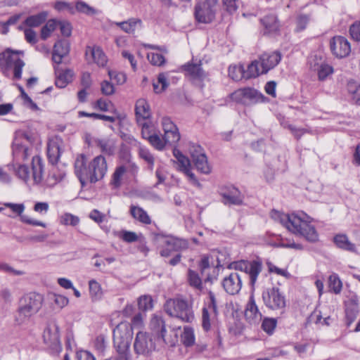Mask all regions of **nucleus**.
I'll use <instances>...</instances> for the list:
<instances>
[{"label": "nucleus", "instance_id": "f257e3e1", "mask_svg": "<svg viewBox=\"0 0 360 360\" xmlns=\"http://www.w3.org/2000/svg\"><path fill=\"white\" fill-rule=\"evenodd\" d=\"M271 217L295 235L303 236L309 242L318 240L319 235L315 227L311 224L312 219L303 212L285 214L272 210Z\"/></svg>", "mask_w": 360, "mask_h": 360}, {"label": "nucleus", "instance_id": "f03ea898", "mask_svg": "<svg viewBox=\"0 0 360 360\" xmlns=\"http://www.w3.org/2000/svg\"><path fill=\"white\" fill-rule=\"evenodd\" d=\"M108 172L105 158L98 155L88 161L84 154L79 155L75 162V174L84 186L87 182L95 184L104 178Z\"/></svg>", "mask_w": 360, "mask_h": 360}, {"label": "nucleus", "instance_id": "7ed1b4c3", "mask_svg": "<svg viewBox=\"0 0 360 360\" xmlns=\"http://www.w3.org/2000/svg\"><path fill=\"white\" fill-rule=\"evenodd\" d=\"M44 302L42 295L37 292H30L20 300L16 319L23 323L36 314L41 308Z\"/></svg>", "mask_w": 360, "mask_h": 360}, {"label": "nucleus", "instance_id": "20e7f679", "mask_svg": "<svg viewBox=\"0 0 360 360\" xmlns=\"http://www.w3.org/2000/svg\"><path fill=\"white\" fill-rule=\"evenodd\" d=\"M13 167L16 176L26 184L32 181L38 184L42 181L44 167L39 156L35 155L32 158V172L27 166L20 162H16Z\"/></svg>", "mask_w": 360, "mask_h": 360}, {"label": "nucleus", "instance_id": "39448f33", "mask_svg": "<svg viewBox=\"0 0 360 360\" xmlns=\"http://www.w3.org/2000/svg\"><path fill=\"white\" fill-rule=\"evenodd\" d=\"M165 311L170 316L175 317L182 322L191 323L194 319L191 304L181 298L168 300L164 306Z\"/></svg>", "mask_w": 360, "mask_h": 360}, {"label": "nucleus", "instance_id": "423d86ee", "mask_svg": "<svg viewBox=\"0 0 360 360\" xmlns=\"http://www.w3.org/2000/svg\"><path fill=\"white\" fill-rule=\"evenodd\" d=\"M37 136L31 131L20 130L16 132L13 143V155L16 162L25 161L31 155V149L26 143L32 144Z\"/></svg>", "mask_w": 360, "mask_h": 360}, {"label": "nucleus", "instance_id": "0eeeda50", "mask_svg": "<svg viewBox=\"0 0 360 360\" xmlns=\"http://www.w3.org/2000/svg\"><path fill=\"white\" fill-rule=\"evenodd\" d=\"M24 56L22 51H13L7 49L0 53V67H8L13 70V79L19 80L22 77V70L25 63L22 59Z\"/></svg>", "mask_w": 360, "mask_h": 360}, {"label": "nucleus", "instance_id": "6e6552de", "mask_svg": "<svg viewBox=\"0 0 360 360\" xmlns=\"http://www.w3.org/2000/svg\"><path fill=\"white\" fill-rule=\"evenodd\" d=\"M262 298L266 307L271 310L283 312L286 307L287 300L285 295L277 287L274 286L264 289L262 291Z\"/></svg>", "mask_w": 360, "mask_h": 360}, {"label": "nucleus", "instance_id": "1a4fd4ad", "mask_svg": "<svg viewBox=\"0 0 360 360\" xmlns=\"http://www.w3.org/2000/svg\"><path fill=\"white\" fill-rule=\"evenodd\" d=\"M219 10L218 0H200L195 6V18L200 23H210Z\"/></svg>", "mask_w": 360, "mask_h": 360}, {"label": "nucleus", "instance_id": "9d476101", "mask_svg": "<svg viewBox=\"0 0 360 360\" xmlns=\"http://www.w3.org/2000/svg\"><path fill=\"white\" fill-rule=\"evenodd\" d=\"M229 269H234L235 271L238 272L243 277L250 278V282L252 285L255 283L258 275L262 271V262L258 260L252 262H248L245 260H240L231 263L229 265Z\"/></svg>", "mask_w": 360, "mask_h": 360}, {"label": "nucleus", "instance_id": "9b49d317", "mask_svg": "<svg viewBox=\"0 0 360 360\" xmlns=\"http://www.w3.org/2000/svg\"><path fill=\"white\" fill-rule=\"evenodd\" d=\"M232 101L245 105H250L264 101V96L257 90L247 87L236 90L231 94Z\"/></svg>", "mask_w": 360, "mask_h": 360}, {"label": "nucleus", "instance_id": "f8f14e48", "mask_svg": "<svg viewBox=\"0 0 360 360\" xmlns=\"http://www.w3.org/2000/svg\"><path fill=\"white\" fill-rule=\"evenodd\" d=\"M201 65V62L198 63H188L181 67V70L184 72L186 77L193 84L199 86H202V83L208 76L207 73L202 70Z\"/></svg>", "mask_w": 360, "mask_h": 360}, {"label": "nucleus", "instance_id": "ddd939ff", "mask_svg": "<svg viewBox=\"0 0 360 360\" xmlns=\"http://www.w3.org/2000/svg\"><path fill=\"white\" fill-rule=\"evenodd\" d=\"M209 303L202 310V326L205 331L210 330L217 316V302L213 292H209Z\"/></svg>", "mask_w": 360, "mask_h": 360}, {"label": "nucleus", "instance_id": "4468645a", "mask_svg": "<svg viewBox=\"0 0 360 360\" xmlns=\"http://www.w3.org/2000/svg\"><path fill=\"white\" fill-rule=\"evenodd\" d=\"M132 335V328L129 323H120L113 329L114 345H122V344H124V345L130 346Z\"/></svg>", "mask_w": 360, "mask_h": 360}, {"label": "nucleus", "instance_id": "2eb2a0df", "mask_svg": "<svg viewBox=\"0 0 360 360\" xmlns=\"http://www.w3.org/2000/svg\"><path fill=\"white\" fill-rule=\"evenodd\" d=\"M134 349L136 354L143 356L148 355L155 349V345L149 334L142 331L137 333L134 343Z\"/></svg>", "mask_w": 360, "mask_h": 360}, {"label": "nucleus", "instance_id": "dca6fc26", "mask_svg": "<svg viewBox=\"0 0 360 360\" xmlns=\"http://www.w3.org/2000/svg\"><path fill=\"white\" fill-rule=\"evenodd\" d=\"M161 124L164 131V137L167 143L174 145L179 142L181 138L179 129L170 117L165 116L162 118Z\"/></svg>", "mask_w": 360, "mask_h": 360}, {"label": "nucleus", "instance_id": "f3484780", "mask_svg": "<svg viewBox=\"0 0 360 360\" xmlns=\"http://www.w3.org/2000/svg\"><path fill=\"white\" fill-rule=\"evenodd\" d=\"M309 63L310 68L317 72L319 80L326 79L333 72L332 66L326 63L321 56L318 57L316 55L311 56Z\"/></svg>", "mask_w": 360, "mask_h": 360}, {"label": "nucleus", "instance_id": "a211bd4d", "mask_svg": "<svg viewBox=\"0 0 360 360\" xmlns=\"http://www.w3.org/2000/svg\"><path fill=\"white\" fill-rule=\"evenodd\" d=\"M330 50L338 58H345L351 52V46L348 40L344 37L336 36L330 41Z\"/></svg>", "mask_w": 360, "mask_h": 360}, {"label": "nucleus", "instance_id": "6ab92c4d", "mask_svg": "<svg viewBox=\"0 0 360 360\" xmlns=\"http://www.w3.org/2000/svg\"><path fill=\"white\" fill-rule=\"evenodd\" d=\"M244 315L246 321L250 324H257L262 319V314L256 304L253 294H251L249 297L245 305Z\"/></svg>", "mask_w": 360, "mask_h": 360}, {"label": "nucleus", "instance_id": "aec40b11", "mask_svg": "<svg viewBox=\"0 0 360 360\" xmlns=\"http://www.w3.org/2000/svg\"><path fill=\"white\" fill-rule=\"evenodd\" d=\"M242 275L238 272H231L223 280V287L230 295L238 293L242 288Z\"/></svg>", "mask_w": 360, "mask_h": 360}, {"label": "nucleus", "instance_id": "412c9836", "mask_svg": "<svg viewBox=\"0 0 360 360\" xmlns=\"http://www.w3.org/2000/svg\"><path fill=\"white\" fill-rule=\"evenodd\" d=\"M281 58V54L278 51L262 53L258 59L262 72L266 74L274 68L280 63Z\"/></svg>", "mask_w": 360, "mask_h": 360}, {"label": "nucleus", "instance_id": "4be33fe9", "mask_svg": "<svg viewBox=\"0 0 360 360\" xmlns=\"http://www.w3.org/2000/svg\"><path fill=\"white\" fill-rule=\"evenodd\" d=\"M4 205L5 207L10 208L14 213L17 214L20 217L22 222L32 226H38L44 228L46 227V224L44 222L32 219L29 216L22 214L25 208L24 204L6 202L4 203Z\"/></svg>", "mask_w": 360, "mask_h": 360}, {"label": "nucleus", "instance_id": "5701e85b", "mask_svg": "<svg viewBox=\"0 0 360 360\" xmlns=\"http://www.w3.org/2000/svg\"><path fill=\"white\" fill-rule=\"evenodd\" d=\"M63 141L58 136H54L49 140L47 144V156L49 162L56 164L63 152Z\"/></svg>", "mask_w": 360, "mask_h": 360}, {"label": "nucleus", "instance_id": "b1692460", "mask_svg": "<svg viewBox=\"0 0 360 360\" xmlns=\"http://www.w3.org/2000/svg\"><path fill=\"white\" fill-rule=\"evenodd\" d=\"M218 263L216 267L212 266L210 264L209 257L204 256L199 264V267L202 276H205V281H212L214 279H216L219 269L218 267L222 266L221 264L219 259L217 258Z\"/></svg>", "mask_w": 360, "mask_h": 360}, {"label": "nucleus", "instance_id": "393cba45", "mask_svg": "<svg viewBox=\"0 0 360 360\" xmlns=\"http://www.w3.org/2000/svg\"><path fill=\"white\" fill-rule=\"evenodd\" d=\"M45 343L51 346H57L60 342V328L56 321L50 323L44 331Z\"/></svg>", "mask_w": 360, "mask_h": 360}, {"label": "nucleus", "instance_id": "a878e982", "mask_svg": "<svg viewBox=\"0 0 360 360\" xmlns=\"http://www.w3.org/2000/svg\"><path fill=\"white\" fill-rule=\"evenodd\" d=\"M135 113L137 123L147 122L151 117L150 105L144 98L136 101L135 105Z\"/></svg>", "mask_w": 360, "mask_h": 360}, {"label": "nucleus", "instance_id": "bb28decb", "mask_svg": "<svg viewBox=\"0 0 360 360\" xmlns=\"http://www.w3.org/2000/svg\"><path fill=\"white\" fill-rule=\"evenodd\" d=\"M221 195L224 205H240L243 204V195L235 187H231L227 191H221Z\"/></svg>", "mask_w": 360, "mask_h": 360}, {"label": "nucleus", "instance_id": "cd10ccee", "mask_svg": "<svg viewBox=\"0 0 360 360\" xmlns=\"http://www.w3.org/2000/svg\"><path fill=\"white\" fill-rule=\"evenodd\" d=\"M262 25V32L264 34H272L277 32L279 30V22L277 17L274 14L265 15L260 19Z\"/></svg>", "mask_w": 360, "mask_h": 360}, {"label": "nucleus", "instance_id": "c85d7f7f", "mask_svg": "<svg viewBox=\"0 0 360 360\" xmlns=\"http://www.w3.org/2000/svg\"><path fill=\"white\" fill-rule=\"evenodd\" d=\"M70 51V44L66 40L58 41L53 46L52 60L56 64H60L63 58L66 56Z\"/></svg>", "mask_w": 360, "mask_h": 360}, {"label": "nucleus", "instance_id": "c756f323", "mask_svg": "<svg viewBox=\"0 0 360 360\" xmlns=\"http://www.w3.org/2000/svg\"><path fill=\"white\" fill-rule=\"evenodd\" d=\"M56 81L55 84L58 88H65L72 81L74 72L70 69L61 70L55 68Z\"/></svg>", "mask_w": 360, "mask_h": 360}, {"label": "nucleus", "instance_id": "7c9ffc66", "mask_svg": "<svg viewBox=\"0 0 360 360\" xmlns=\"http://www.w3.org/2000/svg\"><path fill=\"white\" fill-rule=\"evenodd\" d=\"M127 169L125 165L117 166L111 175L110 186L112 189L120 188L124 184Z\"/></svg>", "mask_w": 360, "mask_h": 360}, {"label": "nucleus", "instance_id": "2f4dec72", "mask_svg": "<svg viewBox=\"0 0 360 360\" xmlns=\"http://www.w3.org/2000/svg\"><path fill=\"white\" fill-rule=\"evenodd\" d=\"M94 143L103 153L108 155L115 153L116 143L114 139L110 137L98 138L94 139Z\"/></svg>", "mask_w": 360, "mask_h": 360}, {"label": "nucleus", "instance_id": "473e14b6", "mask_svg": "<svg viewBox=\"0 0 360 360\" xmlns=\"http://www.w3.org/2000/svg\"><path fill=\"white\" fill-rule=\"evenodd\" d=\"M86 54L87 56L90 54L93 61L99 67H104L108 62L107 57L100 46H88Z\"/></svg>", "mask_w": 360, "mask_h": 360}, {"label": "nucleus", "instance_id": "72a5a7b5", "mask_svg": "<svg viewBox=\"0 0 360 360\" xmlns=\"http://www.w3.org/2000/svg\"><path fill=\"white\" fill-rule=\"evenodd\" d=\"M129 212L132 217L139 222L148 225L151 224V219L146 210L139 206L131 205Z\"/></svg>", "mask_w": 360, "mask_h": 360}, {"label": "nucleus", "instance_id": "f704fd0d", "mask_svg": "<svg viewBox=\"0 0 360 360\" xmlns=\"http://www.w3.org/2000/svg\"><path fill=\"white\" fill-rule=\"evenodd\" d=\"M150 328L165 342V334L167 333L165 324L162 318L160 316L154 314L150 323Z\"/></svg>", "mask_w": 360, "mask_h": 360}, {"label": "nucleus", "instance_id": "c9c22d12", "mask_svg": "<svg viewBox=\"0 0 360 360\" xmlns=\"http://www.w3.org/2000/svg\"><path fill=\"white\" fill-rule=\"evenodd\" d=\"M133 141L139 146V157L148 165V169L150 171H152L155 165V158L153 154L150 153V150L148 148L141 146V143H139L136 140L133 139Z\"/></svg>", "mask_w": 360, "mask_h": 360}, {"label": "nucleus", "instance_id": "e433bc0d", "mask_svg": "<svg viewBox=\"0 0 360 360\" xmlns=\"http://www.w3.org/2000/svg\"><path fill=\"white\" fill-rule=\"evenodd\" d=\"M163 243L165 245H173V250L175 252L186 250L188 247V243L186 240L173 236L166 237Z\"/></svg>", "mask_w": 360, "mask_h": 360}, {"label": "nucleus", "instance_id": "4c0bfd02", "mask_svg": "<svg viewBox=\"0 0 360 360\" xmlns=\"http://www.w3.org/2000/svg\"><path fill=\"white\" fill-rule=\"evenodd\" d=\"M48 17V13L46 11H42L36 15H32L27 17L24 24L28 27H34L41 25L44 23Z\"/></svg>", "mask_w": 360, "mask_h": 360}, {"label": "nucleus", "instance_id": "58836bf2", "mask_svg": "<svg viewBox=\"0 0 360 360\" xmlns=\"http://www.w3.org/2000/svg\"><path fill=\"white\" fill-rule=\"evenodd\" d=\"M173 155L176 158V163L178 165V169L182 172H185L191 167L189 159L186 157L179 149L174 148L173 149ZM175 162V161H174Z\"/></svg>", "mask_w": 360, "mask_h": 360}, {"label": "nucleus", "instance_id": "ea45409f", "mask_svg": "<svg viewBox=\"0 0 360 360\" xmlns=\"http://www.w3.org/2000/svg\"><path fill=\"white\" fill-rule=\"evenodd\" d=\"M89 289L92 301L97 302L102 299L103 292L101 285L96 280L91 279L89 281Z\"/></svg>", "mask_w": 360, "mask_h": 360}, {"label": "nucleus", "instance_id": "a19ab883", "mask_svg": "<svg viewBox=\"0 0 360 360\" xmlns=\"http://www.w3.org/2000/svg\"><path fill=\"white\" fill-rule=\"evenodd\" d=\"M334 242L336 245L343 250L355 252L356 247L355 245L351 243L347 236L345 234H339L334 237Z\"/></svg>", "mask_w": 360, "mask_h": 360}, {"label": "nucleus", "instance_id": "79ce46f5", "mask_svg": "<svg viewBox=\"0 0 360 360\" xmlns=\"http://www.w3.org/2000/svg\"><path fill=\"white\" fill-rule=\"evenodd\" d=\"M262 74L264 73L262 72V66H260L259 60L252 61L250 65H248L247 70H244L245 79L255 78Z\"/></svg>", "mask_w": 360, "mask_h": 360}, {"label": "nucleus", "instance_id": "37998d69", "mask_svg": "<svg viewBox=\"0 0 360 360\" xmlns=\"http://www.w3.org/2000/svg\"><path fill=\"white\" fill-rule=\"evenodd\" d=\"M141 23V21L139 19L131 18L127 21L117 22L116 25L125 32L130 34L133 33Z\"/></svg>", "mask_w": 360, "mask_h": 360}, {"label": "nucleus", "instance_id": "c03bdc74", "mask_svg": "<svg viewBox=\"0 0 360 360\" xmlns=\"http://www.w3.org/2000/svg\"><path fill=\"white\" fill-rule=\"evenodd\" d=\"M192 161L195 165L196 169L201 173L207 174L211 172L205 154L199 156L198 158H195Z\"/></svg>", "mask_w": 360, "mask_h": 360}, {"label": "nucleus", "instance_id": "a18cd8bd", "mask_svg": "<svg viewBox=\"0 0 360 360\" xmlns=\"http://www.w3.org/2000/svg\"><path fill=\"white\" fill-rule=\"evenodd\" d=\"M347 91L351 98L355 103L360 105V84L356 82H349Z\"/></svg>", "mask_w": 360, "mask_h": 360}, {"label": "nucleus", "instance_id": "49530a36", "mask_svg": "<svg viewBox=\"0 0 360 360\" xmlns=\"http://www.w3.org/2000/svg\"><path fill=\"white\" fill-rule=\"evenodd\" d=\"M139 125L141 127V136L144 139L148 140L150 137L157 134V130L151 122L147 121L139 123Z\"/></svg>", "mask_w": 360, "mask_h": 360}, {"label": "nucleus", "instance_id": "de8ad7c7", "mask_svg": "<svg viewBox=\"0 0 360 360\" xmlns=\"http://www.w3.org/2000/svg\"><path fill=\"white\" fill-rule=\"evenodd\" d=\"M328 287L330 290L333 292L335 294H338L340 292L342 284V282L336 274H332L328 277Z\"/></svg>", "mask_w": 360, "mask_h": 360}, {"label": "nucleus", "instance_id": "09e8293b", "mask_svg": "<svg viewBox=\"0 0 360 360\" xmlns=\"http://www.w3.org/2000/svg\"><path fill=\"white\" fill-rule=\"evenodd\" d=\"M181 342L186 347H190L194 345L195 335L193 330L191 328L188 326L184 327V332L181 335Z\"/></svg>", "mask_w": 360, "mask_h": 360}, {"label": "nucleus", "instance_id": "8fccbe9b", "mask_svg": "<svg viewBox=\"0 0 360 360\" xmlns=\"http://www.w3.org/2000/svg\"><path fill=\"white\" fill-rule=\"evenodd\" d=\"M58 21L56 20H49L41 28V38L46 40L51 34L57 28Z\"/></svg>", "mask_w": 360, "mask_h": 360}, {"label": "nucleus", "instance_id": "3c124183", "mask_svg": "<svg viewBox=\"0 0 360 360\" xmlns=\"http://www.w3.org/2000/svg\"><path fill=\"white\" fill-rule=\"evenodd\" d=\"M154 91L157 94L162 92L168 86L167 79L165 73L158 75L157 82L153 84Z\"/></svg>", "mask_w": 360, "mask_h": 360}, {"label": "nucleus", "instance_id": "603ef678", "mask_svg": "<svg viewBox=\"0 0 360 360\" xmlns=\"http://www.w3.org/2000/svg\"><path fill=\"white\" fill-rule=\"evenodd\" d=\"M60 223L65 226H75L79 223V218L77 216L66 212L60 217Z\"/></svg>", "mask_w": 360, "mask_h": 360}, {"label": "nucleus", "instance_id": "864d4df0", "mask_svg": "<svg viewBox=\"0 0 360 360\" xmlns=\"http://www.w3.org/2000/svg\"><path fill=\"white\" fill-rule=\"evenodd\" d=\"M229 76L235 81L244 78V68L242 65H230Z\"/></svg>", "mask_w": 360, "mask_h": 360}, {"label": "nucleus", "instance_id": "5fc2aeb1", "mask_svg": "<svg viewBox=\"0 0 360 360\" xmlns=\"http://www.w3.org/2000/svg\"><path fill=\"white\" fill-rule=\"evenodd\" d=\"M138 306L140 310H150L153 307V301L150 295H142L138 299Z\"/></svg>", "mask_w": 360, "mask_h": 360}, {"label": "nucleus", "instance_id": "6e6d98bb", "mask_svg": "<svg viewBox=\"0 0 360 360\" xmlns=\"http://www.w3.org/2000/svg\"><path fill=\"white\" fill-rule=\"evenodd\" d=\"M114 346L117 352L116 360H131V355L129 352L130 346H127V345H124V344H122V345Z\"/></svg>", "mask_w": 360, "mask_h": 360}, {"label": "nucleus", "instance_id": "4d7b16f0", "mask_svg": "<svg viewBox=\"0 0 360 360\" xmlns=\"http://www.w3.org/2000/svg\"><path fill=\"white\" fill-rule=\"evenodd\" d=\"M148 141L155 149L160 151L162 150L165 148L166 143H167V142L165 141V137L162 139L158 134L150 137Z\"/></svg>", "mask_w": 360, "mask_h": 360}, {"label": "nucleus", "instance_id": "13d9d810", "mask_svg": "<svg viewBox=\"0 0 360 360\" xmlns=\"http://www.w3.org/2000/svg\"><path fill=\"white\" fill-rule=\"evenodd\" d=\"M49 299L51 303H54L59 309H63L69 303L68 298L61 295L51 294L49 295Z\"/></svg>", "mask_w": 360, "mask_h": 360}, {"label": "nucleus", "instance_id": "bf43d9fd", "mask_svg": "<svg viewBox=\"0 0 360 360\" xmlns=\"http://www.w3.org/2000/svg\"><path fill=\"white\" fill-rule=\"evenodd\" d=\"M188 278L191 286L199 290L202 288L201 278L199 277L198 273L189 269L188 272Z\"/></svg>", "mask_w": 360, "mask_h": 360}, {"label": "nucleus", "instance_id": "052dcab7", "mask_svg": "<svg viewBox=\"0 0 360 360\" xmlns=\"http://www.w3.org/2000/svg\"><path fill=\"white\" fill-rule=\"evenodd\" d=\"M147 58L153 65L161 66L165 63V57L160 53L153 52L148 53L147 54Z\"/></svg>", "mask_w": 360, "mask_h": 360}, {"label": "nucleus", "instance_id": "680f3d73", "mask_svg": "<svg viewBox=\"0 0 360 360\" xmlns=\"http://www.w3.org/2000/svg\"><path fill=\"white\" fill-rule=\"evenodd\" d=\"M309 20V16L307 15H299L296 20L295 31L297 32L303 31L306 28Z\"/></svg>", "mask_w": 360, "mask_h": 360}, {"label": "nucleus", "instance_id": "e2e57ef3", "mask_svg": "<svg viewBox=\"0 0 360 360\" xmlns=\"http://www.w3.org/2000/svg\"><path fill=\"white\" fill-rule=\"evenodd\" d=\"M276 326V321L274 319L265 318L264 319L262 328L269 334H271Z\"/></svg>", "mask_w": 360, "mask_h": 360}, {"label": "nucleus", "instance_id": "0e129e2a", "mask_svg": "<svg viewBox=\"0 0 360 360\" xmlns=\"http://www.w3.org/2000/svg\"><path fill=\"white\" fill-rule=\"evenodd\" d=\"M75 8L77 11L87 15H92L96 13L95 9L94 8L89 6L84 1H78L76 4Z\"/></svg>", "mask_w": 360, "mask_h": 360}, {"label": "nucleus", "instance_id": "69168bd1", "mask_svg": "<svg viewBox=\"0 0 360 360\" xmlns=\"http://www.w3.org/2000/svg\"><path fill=\"white\" fill-rule=\"evenodd\" d=\"M33 210L41 215H46L49 210V205L46 202H38L34 204Z\"/></svg>", "mask_w": 360, "mask_h": 360}, {"label": "nucleus", "instance_id": "338daca9", "mask_svg": "<svg viewBox=\"0 0 360 360\" xmlns=\"http://www.w3.org/2000/svg\"><path fill=\"white\" fill-rule=\"evenodd\" d=\"M25 38L27 42L34 44L37 41V33L30 27H27L24 30Z\"/></svg>", "mask_w": 360, "mask_h": 360}, {"label": "nucleus", "instance_id": "774afa93", "mask_svg": "<svg viewBox=\"0 0 360 360\" xmlns=\"http://www.w3.org/2000/svg\"><path fill=\"white\" fill-rule=\"evenodd\" d=\"M349 33L354 40L360 41V22H356L351 25Z\"/></svg>", "mask_w": 360, "mask_h": 360}]
</instances>
